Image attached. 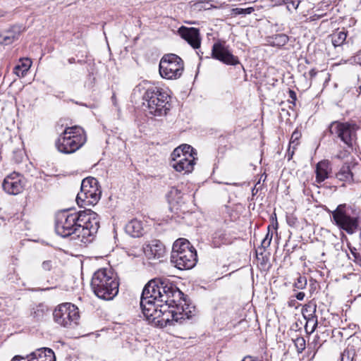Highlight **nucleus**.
Segmentation results:
<instances>
[{"mask_svg": "<svg viewBox=\"0 0 361 361\" xmlns=\"http://www.w3.org/2000/svg\"><path fill=\"white\" fill-rule=\"evenodd\" d=\"M350 252L352 253V255H353V257L356 259H358L360 258V254L357 252L356 249L355 247H350Z\"/></svg>", "mask_w": 361, "mask_h": 361, "instance_id": "42", "label": "nucleus"}, {"mask_svg": "<svg viewBox=\"0 0 361 361\" xmlns=\"http://www.w3.org/2000/svg\"><path fill=\"white\" fill-rule=\"evenodd\" d=\"M293 342L298 353H301L305 349V340L303 337L298 336Z\"/></svg>", "mask_w": 361, "mask_h": 361, "instance_id": "32", "label": "nucleus"}, {"mask_svg": "<svg viewBox=\"0 0 361 361\" xmlns=\"http://www.w3.org/2000/svg\"><path fill=\"white\" fill-rule=\"evenodd\" d=\"M31 361H56L54 351L49 348H38L31 353L30 355Z\"/></svg>", "mask_w": 361, "mask_h": 361, "instance_id": "21", "label": "nucleus"}, {"mask_svg": "<svg viewBox=\"0 0 361 361\" xmlns=\"http://www.w3.org/2000/svg\"><path fill=\"white\" fill-rule=\"evenodd\" d=\"M99 228L97 214L91 210H83L69 213L66 211L59 212L56 216V233L67 238H80L82 243L90 242V237L97 233Z\"/></svg>", "mask_w": 361, "mask_h": 361, "instance_id": "1", "label": "nucleus"}, {"mask_svg": "<svg viewBox=\"0 0 361 361\" xmlns=\"http://www.w3.org/2000/svg\"><path fill=\"white\" fill-rule=\"evenodd\" d=\"M178 32L193 49H198L200 47L201 37L198 28L181 26Z\"/></svg>", "mask_w": 361, "mask_h": 361, "instance_id": "16", "label": "nucleus"}, {"mask_svg": "<svg viewBox=\"0 0 361 361\" xmlns=\"http://www.w3.org/2000/svg\"><path fill=\"white\" fill-rule=\"evenodd\" d=\"M160 75L165 79L176 80L184 71L183 59L175 54H164L159 62Z\"/></svg>", "mask_w": 361, "mask_h": 361, "instance_id": "9", "label": "nucleus"}, {"mask_svg": "<svg viewBox=\"0 0 361 361\" xmlns=\"http://www.w3.org/2000/svg\"><path fill=\"white\" fill-rule=\"evenodd\" d=\"M143 295L152 298L154 300L163 302L160 307H174L179 310V305L184 302L186 305V299L180 291L172 282L165 278L154 279L149 281L143 289Z\"/></svg>", "mask_w": 361, "mask_h": 361, "instance_id": "2", "label": "nucleus"}, {"mask_svg": "<svg viewBox=\"0 0 361 361\" xmlns=\"http://www.w3.org/2000/svg\"><path fill=\"white\" fill-rule=\"evenodd\" d=\"M242 361H258L257 359H255L253 357L247 355L245 356Z\"/></svg>", "mask_w": 361, "mask_h": 361, "instance_id": "46", "label": "nucleus"}, {"mask_svg": "<svg viewBox=\"0 0 361 361\" xmlns=\"http://www.w3.org/2000/svg\"><path fill=\"white\" fill-rule=\"evenodd\" d=\"M317 72L315 69L312 68L310 71L309 72V75L310 77V78H313L314 77H315V75H317Z\"/></svg>", "mask_w": 361, "mask_h": 361, "instance_id": "45", "label": "nucleus"}, {"mask_svg": "<svg viewBox=\"0 0 361 361\" xmlns=\"http://www.w3.org/2000/svg\"><path fill=\"white\" fill-rule=\"evenodd\" d=\"M68 62L70 63H73L75 62V59L74 58H71V59H68Z\"/></svg>", "mask_w": 361, "mask_h": 361, "instance_id": "49", "label": "nucleus"}, {"mask_svg": "<svg viewBox=\"0 0 361 361\" xmlns=\"http://www.w3.org/2000/svg\"><path fill=\"white\" fill-rule=\"evenodd\" d=\"M4 191L10 195H18L23 191V185L18 173L7 176L2 184Z\"/></svg>", "mask_w": 361, "mask_h": 361, "instance_id": "17", "label": "nucleus"}, {"mask_svg": "<svg viewBox=\"0 0 361 361\" xmlns=\"http://www.w3.org/2000/svg\"><path fill=\"white\" fill-rule=\"evenodd\" d=\"M307 286V279L305 276H299L294 283V287L297 289H304Z\"/></svg>", "mask_w": 361, "mask_h": 361, "instance_id": "34", "label": "nucleus"}, {"mask_svg": "<svg viewBox=\"0 0 361 361\" xmlns=\"http://www.w3.org/2000/svg\"><path fill=\"white\" fill-rule=\"evenodd\" d=\"M352 360H353V358L351 357L349 350H344L343 353L341 355V361H352Z\"/></svg>", "mask_w": 361, "mask_h": 361, "instance_id": "39", "label": "nucleus"}, {"mask_svg": "<svg viewBox=\"0 0 361 361\" xmlns=\"http://www.w3.org/2000/svg\"><path fill=\"white\" fill-rule=\"evenodd\" d=\"M159 302L154 300L152 298H147V295H143L142 293L140 299V307L142 312L145 319L152 324L156 326V321L158 320L159 315H161V304H158Z\"/></svg>", "mask_w": 361, "mask_h": 361, "instance_id": "12", "label": "nucleus"}, {"mask_svg": "<svg viewBox=\"0 0 361 361\" xmlns=\"http://www.w3.org/2000/svg\"><path fill=\"white\" fill-rule=\"evenodd\" d=\"M197 153L194 152V149L189 145H182L176 147L171 153V157H177L183 156L185 158L195 159Z\"/></svg>", "mask_w": 361, "mask_h": 361, "instance_id": "23", "label": "nucleus"}, {"mask_svg": "<svg viewBox=\"0 0 361 361\" xmlns=\"http://www.w3.org/2000/svg\"><path fill=\"white\" fill-rule=\"evenodd\" d=\"M255 11L253 7H248L246 8H235L231 10L233 15H247L252 13Z\"/></svg>", "mask_w": 361, "mask_h": 361, "instance_id": "33", "label": "nucleus"}, {"mask_svg": "<svg viewBox=\"0 0 361 361\" xmlns=\"http://www.w3.org/2000/svg\"><path fill=\"white\" fill-rule=\"evenodd\" d=\"M102 191L94 190V192H78L76 201L78 205L83 206H94L100 200Z\"/></svg>", "mask_w": 361, "mask_h": 361, "instance_id": "19", "label": "nucleus"}, {"mask_svg": "<svg viewBox=\"0 0 361 361\" xmlns=\"http://www.w3.org/2000/svg\"><path fill=\"white\" fill-rule=\"evenodd\" d=\"M42 268L46 271H51L53 268V262L51 260H45L42 263Z\"/></svg>", "mask_w": 361, "mask_h": 361, "instance_id": "38", "label": "nucleus"}, {"mask_svg": "<svg viewBox=\"0 0 361 361\" xmlns=\"http://www.w3.org/2000/svg\"><path fill=\"white\" fill-rule=\"evenodd\" d=\"M226 242V233L224 231L220 230L213 234V243L214 246H219L221 243Z\"/></svg>", "mask_w": 361, "mask_h": 361, "instance_id": "31", "label": "nucleus"}, {"mask_svg": "<svg viewBox=\"0 0 361 361\" xmlns=\"http://www.w3.org/2000/svg\"><path fill=\"white\" fill-rule=\"evenodd\" d=\"M145 255L148 258H161L165 253V247L164 244L158 240H152L144 248Z\"/></svg>", "mask_w": 361, "mask_h": 361, "instance_id": "20", "label": "nucleus"}, {"mask_svg": "<svg viewBox=\"0 0 361 361\" xmlns=\"http://www.w3.org/2000/svg\"><path fill=\"white\" fill-rule=\"evenodd\" d=\"M98 180L93 177H87L82 180L80 192H94V190H100Z\"/></svg>", "mask_w": 361, "mask_h": 361, "instance_id": "24", "label": "nucleus"}, {"mask_svg": "<svg viewBox=\"0 0 361 361\" xmlns=\"http://www.w3.org/2000/svg\"><path fill=\"white\" fill-rule=\"evenodd\" d=\"M86 135L82 128L78 126L66 127L55 142L57 150L63 154H73L86 142Z\"/></svg>", "mask_w": 361, "mask_h": 361, "instance_id": "5", "label": "nucleus"}, {"mask_svg": "<svg viewBox=\"0 0 361 361\" xmlns=\"http://www.w3.org/2000/svg\"><path fill=\"white\" fill-rule=\"evenodd\" d=\"M171 166L178 172L190 173L195 164V159L185 158L183 156L171 157Z\"/></svg>", "mask_w": 361, "mask_h": 361, "instance_id": "18", "label": "nucleus"}, {"mask_svg": "<svg viewBox=\"0 0 361 361\" xmlns=\"http://www.w3.org/2000/svg\"><path fill=\"white\" fill-rule=\"evenodd\" d=\"M13 42L11 40L10 37L5 34L4 31L0 33V44L4 45H9Z\"/></svg>", "mask_w": 361, "mask_h": 361, "instance_id": "36", "label": "nucleus"}, {"mask_svg": "<svg viewBox=\"0 0 361 361\" xmlns=\"http://www.w3.org/2000/svg\"><path fill=\"white\" fill-rule=\"evenodd\" d=\"M143 106L154 116H162L170 109L169 96L160 87L149 86L143 94Z\"/></svg>", "mask_w": 361, "mask_h": 361, "instance_id": "6", "label": "nucleus"}, {"mask_svg": "<svg viewBox=\"0 0 361 361\" xmlns=\"http://www.w3.org/2000/svg\"><path fill=\"white\" fill-rule=\"evenodd\" d=\"M171 262L178 269H190L197 262L196 250L188 240L179 238L173 245Z\"/></svg>", "mask_w": 361, "mask_h": 361, "instance_id": "4", "label": "nucleus"}, {"mask_svg": "<svg viewBox=\"0 0 361 361\" xmlns=\"http://www.w3.org/2000/svg\"><path fill=\"white\" fill-rule=\"evenodd\" d=\"M32 314L35 318H36L37 320H39L44 317V312L42 309L37 308L34 311Z\"/></svg>", "mask_w": 361, "mask_h": 361, "instance_id": "40", "label": "nucleus"}, {"mask_svg": "<svg viewBox=\"0 0 361 361\" xmlns=\"http://www.w3.org/2000/svg\"><path fill=\"white\" fill-rule=\"evenodd\" d=\"M55 322L63 327H71L78 324L80 318L78 308L73 304L66 302L59 305L53 312Z\"/></svg>", "mask_w": 361, "mask_h": 361, "instance_id": "10", "label": "nucleus"}, {"mask_svg": "<svg viewBox=\"0 0 361 361\" xmlns=\"http://www.w3.org/2000/svg\"><path fill=\"white\" fill-rule=\"evenodd\" d=\"M20 63L16 65L13 68V73L18 77L23 78L30 69L32 62L28 59H21Z\"/></svg>", "mask_w": 361, "mask_h": 361, "instance_id": "27", "label": "nucleus"}, {"mask_svg": "<svg viewBox=\"0 0 361 361\" xmlns=\"http://www.w3.org/2000/svg\"><path fill=\"white\" fill-rule=\"evenodd\" d=\"M288 94L289 97L292 99L291 103H293L295 105V101L297 99L296 93L293 90H289Z\"/></svg>", "mask_w": 361, "mask_h": 361, "instance_id": "41", "label": "nucleus"}, {"mask_svg": "<svg viewBox=\"0 0 361 361\" xmlns=\"http://www.w3.org/2000/svg\"><path fill=\"white\" fill-rule=\"evenodd\" d=\"M300 137V133L297 131H294L292 133L290 141V145H293V147L295 148V146L298 145V139Z\"/></svg>", "mask_w": 361, "mask_h": 361, "instance_id": "37", "label": "nucleus"}, {"mask_svg": "<svg viewBox=\"0 0 361 361\" xmlns=\"http://www.w3.org/2000/svg\"><path fill=\"white\" fill-rule=\"evenodd\" d=\"M347 37V32L344 30L339 31L333 34L332 35V44L336 47H339L342 45L345 41Z\"/></svg>", "mask_w": 361, "mask_h": 361, "instance_id": "28", "label": "nucleus"}, {"mask_svg": "<svg viewBox=\"0 0 361 361\" xmlns=\"http://www.w3.org/2000/svg\"><path fill=\"white\" fill-rule=\"evenodd\" d=\"M23 359H25L24 357H20V356H15L11 361H23Z\"/></svg>", "mask_w": 361, "mask_h": 361, "instance_id": "48", "label": "nucleus"}, {"mask_svg": "<svg viewBox=\"0 0 361 361\" xmlns=\"http://www.w3.org/2000/svg\"><path fill=\"white\" fill-rule=\"evenodd\" d=\"M118 286L117 276L110 269H100L92 277L91 288L103 300H112L118 293Z\"/></svg>", "mask_w": 361, "mask_h": 361, "instance_id": "3", "label": "nucleus"}, {"mask_svg": "<svg viewBox=\"0 0 361 361\" xmlns=\"http://www.w3.org/2000/svg\"><path fill=\"white\" fill-rule=\"evenodd\" d=\"M224 44V42H217L213 44L212 57L226 65L235 66L239 64L238 58L234 56Z\"/></svg>", "mask_w": 361, "mask_h": 361, "instance_id": "13", "label": "nucleus"}, {"mask_svg": "<svg viewBox=\"0 0 361 361\" xmlns=\"http://www.w3.org/2000/svg\"><path fill=\"white\" fill-rule=\"evenodd\" d=\"M23 361H26L25 359H23ZM27 361H31L30 359Z\"/></svg>", "mask_w": 361, "mask_h": 361, "instance_id": "50", "label": "nucleus"}, {"mask_svg": "<svg viewBox=\"0 0 361 361\" xmlns=\"http://www.w3.org/2000/svg\"><path fill=\"white\" fill-rule=\"evenodd\" d=\"M166 198L170 204L179 205L183 202V193L178 188L172 187L166 194Z\"/></svg>", "mask_w": 361, "mask_h": 361, "instance_id": "26", "label": "nucleus"}, {"mask_svg": "<svg viewBox=\"0 0 361 361\" xmlns=\"http://www.w3.org/2000/svg\"><path fill=\"white\" fill-rule=\"evenodd\" d=\"M360 168L357 164L353 162L345 163L336 173V176L339 180L349 184L358 182L360 180L357 176V172Z\"/></svg>", "mask_w": 361, "mask_h": 361, "instance_id": "15", "label": "nucleus"}, {"mask_svg": "<svg viewBox=\"0 0 361 361\" xmlns=\"http://www.w3.org/2000/svg\"><path fill=\"white\" fill-rule=\"evenodd\" d=\"M352 207L346 204H341L334 211L328 210L331 214L332 222L340 229L348 234L355 233L359 226V218L350 214Z\"/></svg>", "mask_w": 361, "mask_h": 361, "instance_id": "7", "label": "nucleus"}, {"mask_svg": "<svg viewBox=\"0 0 361 361\" xmlns=\"http://www.w3.org/2000/svg\"><path fill=\"white\" fill-rule=\"evenodd\" d=\"M276 5H281L286 3L285 0H272Z\"/></svg>", "mask_w": 361, "mask_h": 361, "instance_id": "47", "label": "nucleus"}, {"mask_svg": "<svg viewBox=\"0 0 361 361\" xmlns=\"http://www.w3.org/2000/svg\"><path fill=\"white\" fill-rule=\"evenodd\" d=\"M126 231L132 237L136 238L142 235V226L137 219L131 220L126 225Z\"/></svg>", "mask_w": 361, "mask_h": 361, "instance_id": "25", "label": "nucleus"}, {"mask_svg": "<svg viewBox=\"0 0 361 361\" xmlns=\"http://www.w3.org/2000/svg\"><path fill=\"white\" fill-rule=\"evenodd\" d=\"M316 310L317 304L314 301L309 302L302 309V314L307 321L305 329L306 332L310 334L315 331L318 325Z\"/></svg>", "mask_w": 361, "mask_h": 361, "instance_id": "14", "label": "nucleus"}, {"mask_svg": "<svg viewBox=\"0 0 361 361\" xmlns=\"http://www.w3.org/2000/svg\"><path fill=\"white\" fill-rule=\"evenodd\" d=\"M273 46L282 47L288 42V37L285 34H277L271 37Z\"/></svg>", "mask_w": 361, "mask_h": 361, "instance_id": "29", "label": "nucleus"}, {"mask_svg": "<svg viewBox=\"0 0 361 361\" xmlns=\"http://www.w3.org/2000/svg\"><path fill=\"white\" fill-rule=\"evenodd\" d=\"M272 233H270L269 231H268V233H267V235L262 241L261 248L265 250L266 248L270 246L272 240Z\"/></svg>", "mask_w": 361, "mask_h": 361, "instance_id": "35", "label": "nucleus"}, {"mask_svg": "<svg viewBox=\"0 0 361 361\" xmlns=\"http://www.w3.org/2000/svg\"><path fill=\"white\" fill-rule=\"evenodd\" d=\"M329 128L331 135H335L340 138L347 146H353V143L356 139V131L358 129L355 123L333 121Z\"/></svg>", "mask_w": 361, "mask_h": 361, "instance_id": "11", "label": "nucleus"}, {"mask_svg": "<svg viewBox=\"0 0 361 361\" xmlns=\"http://www.w3.org/2000/svg\"><path fill=\"white\" fill-rule=\"evenodd\" d=\"M354 61L361 65V51L354 56Z\"/></svg>", "mask_w": 361, "mask_h": 361, "instance_id": "43", "label": "nucleus"}, {"mask_svg": "<svg viewBox=\"0 0 361 361\" xmlns=\"http://www.w3.org/2000/svg\"><path fill=\"white\" fill-rule=\"evenodd\" d=\"M305 296V294L303 292H299L296 294L295 298L298 300H302Z\"/></svg>", "mask_w": 361, "mask_h": 361, "instance_id": "44", "label": "nucleus"}, {"mask_svg": "<svg viewBox=\"0 0 361 361\" xmlns=\"http://www.w3.org/2000/svg\"><path fill=\"white\" fill-rule=\"evenodd\" d=\"M331 171L330 164L327 161H319L317 164L315 173L316 180L320 183L329 177V173Z\"/></svg>", "mask_w": 361, "mask_h": 361, "instance_id": "22", "label": "nucleus"}, {"mask_svg": "<svg viewBox=\"0 0 361 361\" xmlns=\"http://www.w3.org/2000/svg\"><path fill=\"white\" fill-rule=\"evenodd\" d=\"M21 27L20 26H13L9 30H4V32L5 34H6L8 36L10 37L11 40L14 42L15 40L18 39L20 33H21Z\"/></svg>", "mask_w": 361, "mask_h": 361, "instance_id": "30", "label": "nucleus"}, {"mask_svg": "<svg viewBox=\"0 0 361 361\" xmlns=\"http://www.w3.org/2000/svg\"><path fill=\"white\" fill-rule=\"evenodd\" d=\"M189 305H184L181 302L179 310L174 307H161V315L156 321V326L164 327L168 325H174L176 323L183 324L185 321L191 319L194 315V311L188 310Z\"/></svg>", "mask_w": 361, "mask_h": 361, "instance_id": "8", "label": "nucleus"}]
</instances>
